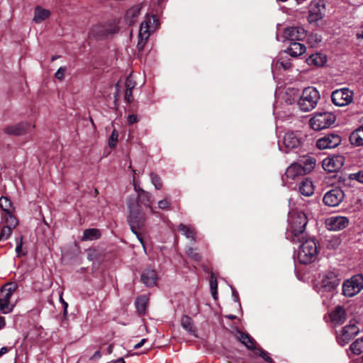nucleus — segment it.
Returning a JSON list of instances; mask_svg holds the SVG:
<instances>
[{
    "label": "nucleus",
    "instance_id": "f257e3e1",
    "mask_svg": "<svg viewBox=\"0 0 363 363\" xmlns=\"http://www.w3.org/2000/svg\"><path fill=\"white\" fill-rule=\"evenodd\" d=\"M289 228L286 233V238L294 243H301L308 235L306 231L308 218L303 212H294L289 218Z\"/></svg>",
    "mask_w": 363,
    "mask_h": 363
},
{
    "label": "nucleus",
    "instance_id": "f03ea898",
    "mask_svg": "<svg viewBox=\"0 0 363 363\" xmlns=\"http://www.w3.org/2000/svg\"><path fill=\"white\" fill-rule=\"evenodd\" d=\"M128 207L129 209L128 223L132 232L136 235L140 242L145 248L143 238L138 233L137 230L142 228L145 223V214L140 210L138 201L134 198H129L128 200Z\"/></svg>",
    "mask_w": 363,
    "mask_h": 363
},
{
    "label": "nucleus",
    "instance_id": "7ed1b4c3",
    "mask_svg": "<svg viewBox=\"0 0 363 363\" xmlns=\"http://www.w3.org/2000/svg\"><path fill=\"white\" fill-rule=\"evenodd\" d=\"M320 98L319 91L315 88L308 86L303 90L298 106L302 111H311L316 107Z\"/></svg>",
    "mask_w": 363,
    "mask_h": 363
},
{
    "label": "nucleus",
    "instance_id": "20e7f679",
    "mask_svg": "<svg viewBox=\"0 0 363 363\" xmlns=\"http://www.w3.org/2000/svg\"><path fill=\"white\" fill-rule=\"evenodd\" d=\"M298 251L297 259L301 264H307L313 262L317 257V246L315 241L308 237L301 242Z\"/></svg>",
    "mask_w": 363,
    "mask_h": 363
},
{
    "label": "nucleus",
    "instance_id": "39448f33",
    "mask_svg": "<svg viewBox=\"0 0 363 363\" xmlns=\"http://www.w3.org/2000/svg\"><path fill=\"white\" fill-rule=\"evenodd\" d=\"M17 289L15 283H7L0 289V311L4 314L11 313L15 305L11 303V298Z\"/></svg>",
    "mask_w": 363,
    "mask_h": 363
},
{
    "label": "nucleus",
    "instance_id": "423d86ee",
    "mask_svg": "<svg viewBox=\"0 0 363 363\" xmlns=\"http://www.w3.org/2000/svg\"><path fill=\"white\" fill-rule=\"evenodd\" d=\"M335 118V116L330 112L318 113L310 119V125L315 130H320L333 125Z\"/></svg>",
    "mask_w": 363,
    "mask_h": 363
},
{
    "label": "nucleus",
    "instance_id": "0eeeda50",
    "mask_svg": "<svg viewBox=\"0 0 363 363\" xmlns=\"http://www.w3.org/2000/svg\"><path fill=\"white\" fill-rule=\"evenodd\" d=\"M354 92L349 88H341L334 90L331 94V100L337 106H345L353 101Z\"/></svg>",
    "mask_w": 363,
    "mask_h": 363
},
{
    "label": "nucleus",
    "instance_id": "6e6552de",
    "mask_svg": "<svg viewBox=\"0 0 363 363\" xmlns=\"http://www.w3.org/2000/svg\"><path fill=\"white\" fill-rule=\"evenodd\" d=\"M363 288V277L355 275L346 280L342 285V293L345 296L352 297L357 294Z\"/></svg>",
    "mask_w": 363,
    "mask_h": 363
},
{
    "label": "nucleus",
    "instance_id": "1a4fd4ad",
    "mask_svg": "<svg viewBox=\"0 0 363 363\" xmlns=\"http://www.w3.org/2000/svg\"><path fill=\"white\" fill-rule=\"evenodd\" d=\"M357 321L352 319L348 325L342 328L341 333L337 337V341L340 345H345L359 333V330L357 326Z\"/></svg>",
    "mask_w": 363,
    "mask_h": 363
},
{
    "label": "nucleus",
    "instance_id": "9d476101",
    "mask_svg": "<svg viewBox=\"0 0 363 363\" xmlns=\"http://www.w3.org/2000/svg\"><path fill=\"white\" fill-rule=\"evenodd\" d=\"M308 9V21L310 23L317 22L323 18L325 6L321 0H313Z\"/></svg>",
    "mask_w": 363,
    "mask_h": 363
},
{
    "label": "nucleus",
    "instance_id": "9b49d317",
    "mask_svg": "<svg viewBox=\"0 0 363 363\" xmlns=\"http://www.w3.org/2000/svg\"><path fill=\"white\" fill-rule=\"evenodd\" d=\"M345 158L342 155H333L323 160V168L328 172H335L343 166Z\"/></svg>",
    "mask_w": 363,
    "mask_h": 363
},
{
    "label": "nucleus",
    "instance_id": "f8f14e48",
    "mask_svg": "<svg viewBox=\"0 0 363 363\" xmlns=\"http://www.w3.org/2000/svg\"><path fill=\"white\" fill-rule=\"evenodd\" d=\"M116 31L115 28H111L106 24H98L91 28L89 36L95 39H101L113 35Z\"/></svg>",
    "mask_w": 363,
    "mask_h": 363
},
{
    "label": "nucleus",
    "instance_id": "ddd939ff",
    "mask_svg": "<svg viewBox=\"0 0 363 363\" xmlns=\"http://www.w3.org/2000/svg\"><path fill=\"white\" fill-rule=\"evenodd\" d=\"M345 197L343 191L339 188L333 189L328 191L324 197L323 202L325 205L331 207L338 206Z\"/></svg>",
    "mask_w": 363,
    "mask_h": 363
},
{
    "label": "nucleus",
    "instance_id": "4468645a",
    "mask_svg": "<svg viewBox=\"0 0 363 363\" xmlns=\"http://www.w3.org/2000/svg\"><path fill=\"white\" fill-rule=\"evenodd\" d=\"M340 279L337 274L332 271L327 272L322 279L321 288L325 291L335 289L340 284Z\"/></svg>",
    "mask_w": 363,
    "mask_h": 363
},
{
    "label": "nucleus",
    "instance_id": "2eb2a0df",
    "mask_svg": "<svg viewBox=\"0 0 363 363\" xmlns=\"http://www.w3.org/2000/svg\"><path fill=\"white\" fill-rule=\"evenodd\" d=\"M306 33L301 26H291L284 29V38L285 40L296 42L305 38Z\"/></svg>",
    "mask_w": 363,
    "mask_h": 363
},
{
    "label": "nucleus",
    "instance_id": "dca6fc26",
    "mask_svg": "<svg viewBox=\"0 0 363 363\" xmlns=\"http://www.w3.org/2000/svg\"><path fill=\"white\" fill-rule=\"evenodd\" d=\"M341 143V138L335 134L325 135L316 142V146L320 150L332 149L338 146Z\"/></svg>",
    "mask_w": 363,
    "mask_h": 363
},
{
    "label": "nucleus",
    "instance_id": "f3484780",
    "mask_svg": "<svg viewBox=\"0 0 363 363\" xmlns=\"http://www.w3.org/2000/svg\"><path fill=\"white\" fill-rule=\"evenodd\" d=\"M348 219L344 216H331L325 221L328 229L334 231L345 228L348 225Z\"/></svg>",
    "mask_w": 363,
    "mask_h": 363
},
{
    "label": "nucleus",
    "instance_id": "a211bd4d",
    "mask_svg": "<svg viewBox=\"0 0 363 363\" xmlns=\"http://www.w3.org/2000/svg\"><path fill=\"white\" fill-rule=\"evenodd\" d=\"M30 127L29 123L24 121L5 127L4 132L7 135L18 136L27 133Z\"/></svg>",
    "mask_w": 363,
    "mask_h": 363
},
{
    "label": "nucleus",
    "instance_id": "6ab92c4d",
    "mask_svg": "<svg viewBox=\"0 0 363 363\" xmlns=\"http://www.w3.org/2000/svg\"><path fill=\"white\" fill-rule=\"evenodd\" d=\"M133 185L135 191H138V198L140 200V201L145 205V206L148 207L150 209V211L152 213H155V211L152 207V203L154 201L153 196L151 194H150L147 191H145L143 189H138L137 186L135 184V177H133Z\"/></svg>",
    "mask_w": 363,
    "mask_h": 363
},
{
    "label": "nucleus",
    "instance_id": "aec40b11",
    "mask_svg": "<svg viewBox=\"0 0 363 363\" xmlns=\"http://www.w3.org/2000/svg\"><path fill=\"white\" fill-rule=\"evenodd\" d=\"M157 279L158 277L156 272L150 267L145 269L141 274V281L146 286L148 287L155 286Z\"/></svg>",
    "mask_w": 363,
    "mask_h": 363
},
{
    "label": "nucleus",
    "instance_id": "412c9836",
    "mask_svg": "<svg viewBox=\"0 0 363 363\" xmlns=\"http://www.w3.org/2000/svg\"><path fill=\"white\" fill-rule=\"evenodd\" d=\"M330 317L331 322L334 325H339L345 323L347 318V314L345 310L342 306H338L331 312Z\"/></svg>",
    "mask_w": 363,
    "mask_h": 363
},
{
    "label": "nucleus",
    "instance_id": "4be33fe9",
    "mask_svg": "<svg viewBox=\"0 0 363 363\" xmlns=\"http://www.w3.org/2000/svg\"><path fill=\"white\" fill-rule=\"evenodd\" d=\"M297 162L302 166L306 174L311 172L315 167V159L310 155H304L299 158Z\"/></svg>",
    "mask_w": 363,
    "mask_h": 363
},
{
    "label": "nucleus",
    "instance_id": "5701e85b",
    "mask_svg": "<svg viewBox=\"0 0 363 363\" xmlns=\"http://www.w3.org/2000/svg\"><path fill=\"white\" fill-rule=\"evenodd\" d=\"M287 178L294 179L296 177L306 174V172L297 162L291 164L286 170Z\"/></svg>",
    "mask_w": 363,
    "mask_h": 363
},
{
    "label": "nucleus",
    "instance_id": "b1692460",
    "mask_svg": "<svg viewBox=\"0 0 363 363\" xmlns=\"http://www.w3.org/2000/svg\"><path fill=\"white\" fill-rule=\"evenodd\" d=\"M152 21H156L155 18L146 16L145 19L141 23L139 30V38L148 39L150 35V24Z\"/></svg>",
    "mask_w": 363,
    "mask_h": 363
},
{
    "label": "nucleus",
    "instance_id": "393cba45",
    "mask_svg": "<svg viewBox=\"0 0 363 363\" xmlns=\"http://www.w3.org/2000/svg\"><path fill=\"white\" fill-rule=\"evenodd\" d=\"M51 13L48 9H44L40 6H37L34 9V15L33 21L35 23H40L48 19Z\"/></svg>",
    "mask_w": 363,
    "mask_h": 363
},
{
    "label": "nucleus",
    "instance_id": "a878e982",
    "mask_svg": "<svg viewBox=\"0 0 363 363\" xmlns=\"http://www.w3.org/2000/svg\"><path fill=\"white\" fill-rule=\"evenodd\" d=\"M284 145L288 149H294L300 145V140L294 132L286 133L284 138Z\"/></svg>",
    "mask_w": 363,
    "mask_h": 363
},
{
    "label": "nucleus",
    "instance_id": "bb28decb",
    "mask_svg": "<svg viewBox=\"0 0 363 363\" xmlns=\"http://www.w3.org/2000/svg\"><path fill=\"white\" fill-rule=\"evenodd\" d=\"M306 50V46L303 44L298 42H291L287 49L289 54L294 57H296L303 55L305 53Z\"/></svg>",
    "mask_w": 363,
    "mask_h": 363
},
{
    "label": "nucleus",
    "instance_id": "cd10ccee",
    "mask_svg": "<svg viewBox=\"0 0 363 363\" xmlns=\"http://www.w3.org/2000/svg\"><path fill=\"white\" fill-rule=\"evenodd\" d=\"M300 193L306 196H310L313 194L314 187L311 180L305 179L299 184Z\"/></svg>",
    "mask_w": 363,
    "mask_h": 363
},
{
    "label": "nucleus",
    "instance_id": "c85d7f7f",
    "mask_svg": "<svg viewBox=\"0 0 363 363\" xmlns=\"http://www.w3.org/2000/svg\"><path fill=\"white\" fill-rule=\"evenodd\" d=\"M350 141L352 145L355 146L363 145V126L357 128L351 133Z\"/></svg>",
    "mask_w": 363,
    "mask_h": 363
},
{
    "label": "nucleus",
    "instance_id": "c756f323",
    "mask_svg": "<svg viewBox=\"0 0 363 363\" xmlns=\"http://www.w3.org/2000/svg\"><path fill=\"white\" fill-rule=\"evenodd\" d=\"M181 325L182 328L188 331L190 334L194 337H197L196 330L194 327L192 319L188 315H183L181 319Z\"/></svg>",
    "mask_w": 363,
    "mask_h": 363
},
{
    "label": "nucleus",
    "instance_id": "7c9ffc66",
    "mask_svg": "<svg viewBox=\"0 0 363 363\" xmlns=\"http://www.w3.org/2000/svg\"><path fill=\"white\" fill-rule=\"evenodd\" d=\"M136 84L135 81L132 79L131 75L128 76L125 81V100L130 103L133 101V89L135 88Z\"/></svg>",
    "mask_w": 363,
    "mask_h": 363
},
{
    "label": "nucleus",
    "instance_id": "2f4dec72",
    "mask_svg": "<svg viewBox=\"0 0 363 363\" xmlns=\"http://www.w3.org/2000/svg\"><path fill=\"white\" fill-rule=\"evenodd\" d=\"M140 8L138 6H135L129 9L125 15V20L129 25L134 23L137 17L140 14Z\"/></svg>",
    "mask_w": 363,
    "mask_h": 363
},
{
    "label": "nucleus",
    "instance_id": "473e14b6",
    "mask_svg": "<svg viewBox=\"0 0 363 363\" xmlns=\"http://www.w3.org/2000/svg\"><path fill=\"white\" fill-rule=\"evenodd\" d=\"M238 338L249 350H256L255 342L254 339L252 338L247 334H245L242 332H239Z\"/></svg>",
    "mask_w": 363,
    "mask_h": 363
},
{
    "label": "nucleus",
    "instance_id": "72a5a7b5",
    "mask_svg": "<svg viewBox=\"0 0 363 363\" xmlns=\"http://www.w3.org/2000/svg\"><path fill=\"white\" fill-rule=\"evenodd\" d=\"M101 233L98 229L89 228L86 229L83 233L82 238V241L94 240L100 238Z\"/></svg>",
    "mask_w": 363,
    "mask_h": 363
},
{
    "label": "nucleus",
    "instance_id": "f704fd0d",
    "mask_svg": "<svg viewBox=\"0 0 363 363\" xmlns=\"http://www.w3.org/2000/svg\"><path fill=\"white\" fill-rule=\"evenodd\" d=\"M148 298L146 296H141L135 301V306L137 311L140 314H145L147 310Z\"/></svg>",
    "mask_w": 363,
    "mask_h": 363
},
{
    "label": "nucleus",
    "instance_id": "c9c22d12",
    "mask_svg": "<svg viewBox=\"0 0 363 363\" xmlns=\"http://www.w3.org/2000/svg\"><path fill=\"white\" fill-rule=\"evenodd\" d=\"M178 230L185 235L187 238L191 239L193 242L196 241L195 239V232L193 228H191L189 225H186L184 224L181 223L178 226Z\"/></svg>",
    "mask_w": 363,
    "mask_h": 363
},
{
    "label": "nucleus",
    "instance_id": "e433bc0d",
    "mask_svg": "<svg viewBox=\"0 0 363 363\" xmlns=\"http://www.w3.org/2000/svg\"><path fill=\"white\" fill-rule=\"evenodd\" d=\"M354 354L359 355L363 352V337L356 340L350 347Z\"/></svg>",
    "mask_w": 363,
    "mask_h": 363
},
{
    "label": "nucleus",
    "instance_id": "4c0bfd02",
    "mask_svg": "<svg viewBox=\"0 0 363 363\" xmlns=\"http://www.w3.org/2000/svg\"><path fill=\"white\" fill-rule=\"evenodd\" d=\"M0 207L6 213H12L13 209L11 201L6 196L0 198Z\"/></svg>",
    "mask_w": 363,
    "mask_h": 363
},
{
    "label": "nucleus",
    "instance_id": "58836bf2",
    "mask_svg": "<svg viewBox=\"0 0 363 363\" xmlns=\"http://www.w3.org/2000/svg\"><path fill=\"white\" fill-rule=\"evenodd\" d=\"M274 66L277 69L283 68L284 69L286 70L291 67V64L290 60L287 57H280L277 60Z\"/></svg>",
    "mask_w": 363,
    "mask_h": 363
},
{
    "label": "nucleus",
    "instance_id": "ea45409f",
    "mask_svg": "<svg viewBox=\"0 0 363 363\" xmlns=\"http://www.w3.org/2000/svg\"><path fill=\"white\" fill-rule=\"evenodd\" d=\"M6 226L11 227L14 229L18 225V220L16 218L12 215V213H6L4 216Z\"/></svg>",
    "mask_w": 363,
    "mask_h": 363
},
{
    "label": "nucleus",
    "instance_id": "a19ab883",
    "mask_svg": "<svg viewBox=\"0 0 363 363\" xmlns=\"http://www.w3.org/2000/svg\"><path fill=\"white\" fill-rule=\"evenodd\" d=\"M13 229L11 227L4 225L0 233V241L7 240L11 235Z\"/></svg>",
    "mask_w": 363,
    "mask_h": 363
},
{
    "label": "nucleus",
    "instance_id": "79ce46f5",
    "mask_svg": "<svg viewBox=\"0 0 363 363\" xmlns=\"http://www.w3.org/2000/svg\"><path fill=\"white\" fill-rule=\"evenodd\" d=\"M119 134L116 130H113L108 139V146L111 148L115 147L118 142Z\"/></svg>",
    "mask_w": 363,
    "mask_h": 363
},
{
    "label": "nucleus",
    "instance_id": "37998d69",
    "mask_svg": "<svg viewBox=\"0 0 363 363\" xmlns=\"http://www.w3.org/2000/svg\"><path fill=\"white\" fill-rule=\"evenodd\" d=\"M151 181L152 184L155 186L156 189H160L162 186V184L160 181V178L155 174L151 173L150 174Z\"/></svg>",
    "mask_w": 363,
    "mask_h": 363
},
{
    "label": "nucleus",
    "instance_id": "c03bdc74",
    "mask_svg": "<svg viewBox=\"0 0 363 363\" xmlns=\"http://www.w3.org/2000/svg\"><path fill=\"white\" fill-rule=\"evenodd\" d=\"M350 180H356L358 182L363 184V170L358 172L352 173L349 175Z\"/></svg>",
    "mask_w": 363,
    "mask_h": 363
},
{
    "label": "nucleus",
    "instance_id": "a18cd8bd",
    "mask_svg": "<svg viewBox=\"0 0 363 363\" xmlns=\"http://www.w3.org/2000/svg\"><path fill=\"white\" fill-rule=\"evenodd\" d=\"M210 286L212 291L213 296L215 299L217 298V288H218V282L213 276H211V279L210 280Z\"/></svg>",
    "mask_w": 363,
    "mask_h": 363
},
{
    "label": "nucleus",
    "instance_id": "49530a36",
    "mask_svg": "<svg viewBox=\"0 0 363 363\" xmlns=\"http://www.w3.org/2000/svg\"><path fill=\"white\" fill-rule=\"evenodd\" d=\"M187 255L188 256L194 261H199L201 259V256L196 251V249H194L192 247H189L187 250Z\"/></svg>",
    "mask_w": 363,
    "mask_h": 363
},
{
    "label": "nucleus",
    "instance_id": "de8ad7c7",
    "mask_svg": "<svg viewBox=\"0 0 363 363\" xmlns=\"http://www.w3.org/2000/svg\"><path fill=\"white\" fill-rule=\"evenodd\" d=\"M309 60L318 66L322 65L324 62L323 57L319 54L312 55Z\"/></svg>",
    "mask_w": 363,
    "mask_h": 363
},
{
    "label": "nucleus",
    "instance_id": "09e8293b",
    "mask_svg": "<svg viewBox=\"0 0 363 363\" xmlns=\"http://www.w3.org/2000/svg\"><path fill=\"white\" fill-rule=\"evenodd\" d=\"M16 252L17 253L18 257L21 256V250H22V244H23V237L20 236L16 239Z\"/></svg>",
    "mask_w": 363,
    "mask_h": 363
},
{
    "label": "nucleus",
    "instance_id": "8fccbe9b",
    "mask_svg": "<svg viewBox=\"0 0 363 363\" xmlns=\"http://www.w3.org/2000/svg\"><path fill=\"white\" fill-rule=\"evenodd\" d=\"M171 205L170 201L168 199H164L158 202V207L160 209H168Z\"/></svg>",
    "mask_w": 363,
    "mask_h": 363
},
{
    "label": "nucleus",
    "instance_id": "3c124183",
    "mask_svg": "<svg viewBox=\"0 0 363 363\" xmlns=\"http://www.w3.org/2000/svg\"><path fill=\"white\" fill-rule=\"evenodd\" d=\"M255 354L262 357L267 362H272V358L269 357L267 353L265 351L262 350V349H257Z\"/></svg>",
    "mask_w": 363,
    "mask_h": 363
},
{
    "label": "nucleus",
    "instance_id": "603ef678",
    "mask_svg": "<svg viewBox=\"0 0 363 363\" xmlns=\"http://www.w3.org/2000/svg\"><path fill=\"white\" fill-rule=\"evenodd\" d=\"M65 72V68L60 67L55 72V76L57 79L62 80L64 78Z\"/></svg>",
    "mask_w": 363,
    "mask_h": 363
},
{
    "label": "nucleus",
    "instance_id": "864d4df0",
    "mask_svg": "<svg viewBox=\"0 0 363 363\" xmlns=\"http://www.w3.org/2000/svg\"><path fill=\"white\" fill-rule=\"evenodd\" d=\"M147 39L139 38V40H138V45H137V47H138L139 50H142L144 48L145 45V43L147 42Z\"/></svg>",
    "mask_w": 363,
    "mask_h": 363
},
{
    "label": "nucleus",
    "instance_id": "5fc2aeb1",
    "mask_svg": "<svg viewBox=\"0 0 363 363\" xmlns=\"http://www.w3.org/2000/svg\"><path fill=\"white\" fill-rule=\"evenodd\" d=\"M356 36L358 39L363 40V25L357 31Z\"/></svg>",
    "mask_w": 363,
    "mask_h": 363
},
{
    "label": "nucleus",
    "instance_id": "6e6d98bb",
    "mask_svg": "<svg viewBox=\"0 0 363 363\" xmlns=\"http://www.w3.org/2000/svg\"><path fill=\"white\" fill-rule=\"evenodd\" d=\"M128 121L130 124H133L137 122V116L135 115H130L128 117Z\"/></svg>",
    "mask_w": 363,
    "mask_h": 363
},
{
    "label": "nucleus",
    "instance_id": "4d7b16f0",
    "mask_svg": "<svg viewBox=\"0 0 363 363\" xmlns=\"http://www.w3.org/2000/svg\"><path fill=\"white\" fill-rule=\"evenodd\" d=\"M147 341L146 339H142L138 343H137L136 345H135L134 346V349H138L140 347H141L144 344L145 342Z\"/></svg>",
    "mask_w": 363,
    "mask_h": 363
},
{
    "label": "nucleus",
    "instance_id": "13d9d810",
    "mask_svg": "<svg viewBox=\"0 0 363 363\" xmlns=\"http://www.w3.org/2000/svg\"><path fill=\"white\" fill-rule=\"evenodd\" d=\"M60 301L62 302V303L63 304L64 306V313H67V308L68 307V304L67 302H65L63 299H62V296H60Z\"/></svg>",
    "mask_w": 363,
    "mask_h": 363
},
{
    "label": "nucleus",
    "instance_id": "bf43d9fd",
    "mask_svg": "<svg viewBox=\"0 0 363 363\" xmlns=\"http://www.w3.org/2000/svg\"><path fill=\"white\" fill-rule=\"evenodd\" d=\"M9 352V349L6 347H3L0 349V357Z\"/></svg>",
    "mask_w": 363,
    "mask_h": 363
},
{
    "label": "nucleus",
    "instance_id": "052dcab7",
    "mask_svg": "<svg viewBox=\"0 0 363 363\" xmlns=\"http://www.w3.org/2000/svg\"><path fill=\"white\" fill-rule=\"evenodd\" d=\"M5 325V318L0 316V329L3 328Z\"/></svg>",
    "mask_w": 363,
    "mask_h": 363
},
{
    "label": "nucleus",
    "instance_id": "680f3d73",
    "mask_svg": "<svg viewBox=\"0 0 363 363\" xmlns=\"http://www.w3.org/2000/svg\"><path fill=\"white\" fill-rule=\"evenodd\" d=\"M330 242H334V244L336 245H339L340 243L339 239L337 238H332Z\"/></svg>",
    "mask_w": 363,
    "mask_h": 363
},
{
    "label": "nucleus",
    "instance_id": "e2e57ef3",
    "mask_svg": "<svg viewBox=\"0 0 363 363\" xmlns=\"http://www.w3.org/2000/svg\"><path fill=\"white\" fill-rule=\"evenodd\" d=\"M101 357V352L100 351H96L94 355L92 356L91 359H94V358H96V357Z\"/></svg>",
    "mask_w": 363,
    "mask_h": 363
},
{
    "label": "nucleus",
    "instance_id": "0e129e2a",
    "mask_svg": "<svg viewBox=\"0 0 363 363\" xmlns=\"http://www.w3.org/2000/svg\"><path fill=\"white\" fill-rule=\"evenodd\" d=\"M113 363H125L123 358H119Z\"/></svg>",
    "mask_w": 363,
    "mask_h": 363
},
{
    "label": "nucleus",
    "instance_id": "69168bd1",
    "mask_svg": "<svg viewBox=\"0 0 363 363\" xmlns=\"http://www.w3.org/2000/svg\"><path fill=\"white\" fill-rule=\"evenodd\" d=\"M112 350H113V346L110 345L109 347H108V352L111 353L112 352Z\"/></svg>",
    "mask_w": 363,
    "mask_h": 363
},
{
    "label": "nucleus",
    "instance_id": "338daca9",
    "mask_svg": "<svg viewBox=\"0 0 363 363\" xmlns=\"http://www.w3.org/2000/svg\"><path fill=\"white\" fill-rule=\"evenodd\" d=\"M118 86H119V85H118V83H117V84H116V89H118Z\"/></svg>",
    "mask_w": 363,
    "mask_h": 363
},
{
    "label": "nucleus",
    "instance_id": "774afa93",
    "mask_svg": "<svg viewBox=\"0 0 363 363\" xmlns=\"http://www.w3.org/2000/svg\"><path fill=\"white\" fill-rule=\"evenodd\" d=\"M55 59H57V57H52V60H55Z\"/></svg>",
    "mask_w": 363,
    "mask_h": 363
}]
</instances>
